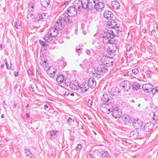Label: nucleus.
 <instances>
[{"label": "nucleus", "instance_id": "obj_7", "mask_svg": "<svg viewBox=\"0 0 158 158\" xmlns=\"http://www.w3.org/2000/svg\"><path fill=\"white\" fill-rule=\"evenodd\" d=\"M116 20L114 19H111L107 22V25L109 26V28H112L113 29H116L118 31H120L119 29H117L119 28L118 26H117Z\"/></svg>", "mask_w": 158, "mask_h": 158}, {"label": "nucleus", "instance_id": "obj_39", "mask_svg": "<svg viewBox=\"0 0 158 158\" xmlns=\"http://www.w3.org/2000/svg\"><path fill=\"white\" fill-rule=\"evenodd\" d=\"M46 18V15L44 13H43L41 14L39 16V20L42 21L44 20V19Z\"/></svg>", "mask_w": 158, "mask_h": 158}, {"label": "nucleus", "instance_id": "obj_52", "mask_svg": "<svg viewBox=\"0 0 158 158\" xmlns=\"http://www.w3.org/2000/svg\"><path fill=\"white\" fill-rule=\"evenodd\" d=\"M17 24H17V23L16 22H15V23L14 24V26L17 29H18V26Z\"/></svg>", "mask_w": 158, "mask_h": 158}, {"label": "nucleus", "instance_id": "obj_27", "mask_svg": "<svg viewBox=\"0 0 158 158\" xmlns=\"http://www.w3.org/2000/svg\"><path fill=\"white\" fill-rule=\"evenodd\" d=\"M64 76L62 74H60L58 76L56 79V81L58 84H61L64 81Z\"/></svg>", "mask_w": 158, "mask_h": 158}, {"label": "nucleus", "instance_id": "obj_18", "mask_svg": "<svg viewBox=\"0 0 158 158\" xmlns=\"http://www.w3.org/2000/svg\"><path fill=\"white\" fill-rule=\"evenodd\" d=\"M121 85L124 88V90L128 91L131 87V84L129 81H124L121 83Z\"/></svg>", "mask_w": 158, "mask_h": 158}, {"label": "nucleus", "instance_id": "obj_60", "mask_svg": "<svg viewBox=\"0 0 158 158\" xmlns=\"http://www.w3.org/2000/svg\"><path fill=\"white\" fill-rule=\"evenodd\" d=\"M5 64L6 65H8V63L7 61V60L6 59H5Z\"/></svg>", "mask_w": 158, "mask_h": 158}, {"label": "nucleus", "instance_id": "obj_56", "mask_svg": "<svg viewBox=\"0 0 158 158\" xmlns=\"http://www.w3.org/2000/svg\"><path fill=\"white\" fill-rule=\"evenodd\" d=\"M17 106V104L16 103H14L13 105V108H15Z\"/></svg>", "mask_w": 158, "mask_h": 158}, {"label": "nucleus", "instance_id": "obj_34", "mask_svg": "<svg viewBox=\"0 0 158 158\" xmlns=\"http://www.w3.org/2000/svg\"><path fill=\"white\" fill-rule=\"evenodd\" d=\"M34 4L31 2H29V3L28 4V9L29 10V11L30 12L32 11L33 10V8H34Z\"/></svg>", "mask_w": 158, "mask_h": 158}, {"label": "nucleus", "instance_id": "obj_28", "mask_svg": "<svg viewBox=\"0 0 158 158\" xmlns=\"http://www.w3.org/2000/svg\"><path fill=\"white\" fill-rule=\"evenodd\" d=\"M42 6L43 7H46L49 5V0H40Z\"/></svg>", "mask_w": 158, "mask_h": 158}, {"label": "nucleus", "instance_id": "obj_32", "mask_svg": "<svg viewBox=\"0 0 158 158\" xmlns=\"http://www.w3.org/2000/svg\"><path fill=\"white\" fill-rule=\"evenodd\" d=\"M88 63V60L85 59L83 61L82 63L80 64L79 65L81 68L86 67Z\"/></svg>", "mask_w": 158, "mask_h": 158}, {"label": "nucleus", "instance_id": "obj_41", "mask_svg": "<svg viewBox=\"0 0 158 158\" xmlns=\"http://www.w3.org/2000/svg\"><path fill=\"white\" fill-rule=\"evenodd\" d=\"M125 47L127 48V51H129L131 50V45L130 44H127L125 45Z\"/></svg>", "mask_w": 158, "mask_h": 158}, {"label": "nucleus", "instance_id": "obj_26", "mask_svg": "<svg viewBox=\"0 0 158 158\" xmlns=\"http://www.w3.org/2000/svg\"><path fill=\"white\" fill-rule=\"evenodd\" d=\"M119 93V91L118 88L116 87L112 88L110 91V94L112 95L117 96Z\"/></svg>", "mask_w": 158, "mask_h": 158}, {"label": "nucleus", "instance_id": "obj_5", "mask_svg": "<svg viewBox=\"0 0 158 158\" xmlns=\"http://www.w3.org/2000/svg\"><path fill=\"white\" fill-rule=\"evenodd\" d=\"M102 100L103 103L105 105V106L107 105H113V100L112 98L109 97L106 94H104L102 98Z\"/></svg>", "mask_w": 158, "mask_h": 158}, {"label": "nucleus", "instance_id": "obj_51", "mask_svg": "<svg viewBox=\"0 0 158 158\" xmlns=\"http://www.w3.org/2000/svg\"><path fill=\"white\" fill-rule=\"evenodd\" d=\"M27 73L30 75H32V72L30 70H29V69H28V70H27Z\"/></svg>", "mask_w": 158, "mask_h": 158}, {"label": "nucleus", "instance_id": "obj_4", "mask_svg": "<svg viewBox=\"0 0 158 158\" xmlns=\"http://www.w3.org/2000/svg\"><path fill=\"white\" fill-rule=\"evenodd\" d=\"M83 8L93 10L94 9L96 2L94 0H83Z\"/></svg>", "mask_w": 158, "mask_h": 158}, {"label": "nucleus", "instance_id": "obj_54", "mask_svg": "<svg viewBox=\"0 0 158 158\" xmlns=\"http://www.w3.org/2000/svg\"><path fill=\"white\" fill-rule=\"evenodd\" d=\"M82 50V49L81 48H77V47L76 49V52H77L78 51H80Z\"/></svg>", "mask_w": 158, "mask_h": 158}, {"label": "nucleus", "instance_id": "obj_24", "mask_svg": "<svg viewBox=\"0 0 158 158\" xmlns=\"http://www.w3.org/2000/svg\"><path fill=\"white\" fill-rule=\"evenodd\" d=\"M120 119H121L120 120L121 121H122L125 124H127L129 122V118L128 115H124L122 117H120Z\"/></svg>", "mask_w": 158, "mask_h": 158}, {"label": "nucleus", "instance_id": "obj_31", "mask_svg": "<svg viewBox=\"0 0 158 158\" xmlns=\"http://www.w3.org/2000/svg\"><path fill=\"white\" fill-rule=\"evenodd\" d=\"M40 64L41 65V66L43 67V68L44 69V70L45 71L47 70L48 69V64L47 63L46 61H44V62H40Z\"/></svg>", "mask_w": 158, "mask_h": 158}, {"label": "nucleus", "instance_id": "obj_9", "mask_svg": "<svg viewBox=\"0 0 158 158\" xmlns=\"http://www.w3.org/2000/svg\"><path fill=\"white\" fill-rule=\"evenodd\" d=\"M73 4V6H74L75 8L78 11H80L82 8H83V0H82L81 1H80L79 0H75Z\"/></svg>", "mask_w": 158, "mask_h": 158}, {"label": "nucleus", "instance_id": "obj_10", "mask_svg": "<svg viewBox=\"0 0 158 158\" xmlns=\"http://www.w3.org/2000/svg\"><path fill=\"white\" fill-rule=\"evenodd\" d=\"M89 89V86L88 84L86 83H83L81 85L79 86V88L78 90L82 94L86 93L87 92L88 90Z\"/></svg>", "mask_w": 158, "mask_h": 158}, {"label": "nucleus", "instance_id": "obj_13", "mask_svg": "<svg viewBox=\"0 0 158 158\" xmlns=\"http://www.w3.org/2000/svg\"><path fill=\"white\" fill-rule=\"evenodd\" d=\"M153 86L150 83L145 84L143 85L142 88L146 92H152V93H153V89H152Z\"/></svg>", "mask_w": 158, "mask_h": 158}, {"label": "nucleus", "instance_id": "obj_29", "mask_svg": "<svg viewBox=\"0 0 158 158\" xmlns=\"http://www.w3.org/2000/svg\"><path fill=\"white\" fill-rule=\"evenodd\" d=\"M132 86L134 90H137L140 88L139 84L136 82H135L132 83Z\"/></svg>", "mask_w": 158, "mask_h": 158}, {"label": "nucleus", "instance_id": "obj_22", "mask_svg": "<svg viewBox=\"0 0 158 158\" xmlns=\"http://www.w3.org/2000/svg\"><path fill=\"white\" fill-rule=\"evenodd\" d=\"M63 22L61 20L58 19L55 25V27L57 28V29L58 30L59 29H61L62 28H63Z\"/></svg>", "mask_w": 158, "mask_h": 158}, {"label": "nucleus", "instance_id": "obj_19", "mask_svg": "<svg viewBox=\"0 0 158 158\" xmlns=\"http://www.w3.org/2000/svg\"><path fill=\"white\" fill-rule=\"evenodd\" d=\"M69 87L73 90H78L79 88V85L77 81H72L70 83Z\"/></svg>", "mask_w": 158, "mask_h": 158}, {"label": "nucleus", "instance_id": "obj_14", "mask_svg": "<svg viewBox=\"0 0 158 158\" xmlns=\"http://www.w3.org/2000/svg\"><path fill=\"white\" fill-rule=\"evenodd\" d=\"M78 10L74 6H71L68 10V14L70 16H75L76 15Z\"/></svg>", "mask_w": 158, "mask_h": 158}, {"label": "nucleus", "instance_id": "obj_43", "mask_svg": "<svg viewBox=\"0 0 158 158\" xmlns=\"http://www.w3.org/2000/svg\"><path fill=\"white\" fill-rule=\"evenodd\" d=\"M146 101L149 100L151 99V97L150 96L147 94L145 95L144 97Z\"/></svg>", "mask_w": 158, "mask_h": 158}, {"label": "nucleus", "instance_id": "obj_23", "mask_svg": "<svg viewBox=\"0 0 158 158\" xmlns=\"http://www.w3.org/2000/svg\"><path fill=\"white\" fill-rule=\"evenodd\" d=\"M111 5L113 9L117 10L120 7V4L117 1H114L111 2Z\"/></svg>", "mask_w": 158, "mask_h": 158}, {"label": "nucleus", "instance_id": "obj_48", "mask_svg": "<svg viewBox=\"0 0 158 158\" xmlns=\"http://www.w3.org/2000/svg\"><path fill=\"white\" fill-rule=\"evenodd\" d=\"M88 106L89 107H91V106H92V101L91 100H89L88 102Z\"/></svg>", "mask_w": 158, "mask_h": 158}, {"label": "nucleus", "instance_id": "obj_12", "mask_svg": "<svg viewBox=\"0 0 158 158\" xmlns=\"http://www.w3.org/2000/svg\"><path fill=\"white\" fill-rule=\"evenodd\" d=\"M133 122V125L136 129L140 128L142 126L143 122L138 119H134Z\"/></svg>", "mask_w": 158, "mask_h": 158}, {"label": "nucleus", "instance_id": "obj_37", "mask_svg": "<svg viewBox=\"0 0 158 158\" xmlns=\"http://www.w3.org/2000/svg\"><path fill=\"white\" fill-rule=\"evenodd\" d=\"M27 18L29 20H31L32 19L34 18L35 16L33 15L31 13H29L27 15Z\"/></svg>", "mask_w": 158, "mask_h": 158}, {"label": "nucleus", "instance_id": "obj_53", "mask_svg": "<svg viewBox=\"0 0 158 158\" xmlns=\"http://www.w3.org/2000/svg\"><path fill=\"white\" fill-rule=\"evenodd\" d=\"M108 52H110L112 53H114L115 52V51L113 50H111L110 48H109V49L108 50Z\"/></svg>", "mask_w": 158, "mask_h": 158}, {"label": "nucleus", "instance_id": "obj_57", "mask_svg": "<svg viewBox=\"0 0 158 158\" xmlns=\"http://www.w3.org/2000/svg\"><path fill=\"white\" fill-rule=\"evenodd\" d=\"M12 64L10 63V69L12 70H13L14 69V67L13 66H12Z\"/></svg>", "mask_w": 158, "mask_h": 158}, {"label": "nucleus", "instance_id": "obj_49", "mask_svg": "<svg viewBox=\"0 0 158 158\" xmlns=\"http://www.w3.org/2000/svg\"><path fill=\"white\" fill-rule=\"evenodd\" d=\"M85 52L89 56H90L91 55V52L89 49H86Z\"/></svg>", "mask_w": 158, "mask_h": 158}, {"label": "nucleus", "instance_id": "obj_11", "mask_svg": "<svg viewBox=\"0 0 158 158\" xmlns=\"http://www.w3.org/2000/svg\"><path fill=\"white\" fill-rule=\"evenodd\" d=\"M58 30L56 27H52L50 29L48 34V35L51 36L52 39L53 37H55L57 36L58 33Z\"/></svg>", "mask_w": 158, "mask_h": 158}, {"label": "nucleus", "instance_id": "obj_2", "mask_svg": "<svg viewBox=\"0 0 158 158\" xmlns=\"http://www.w3.org/2000/svg\"><path fill=\"white\" fill-rule=\"evenodd\" d=\"M107 67H105L104 65L101 64L94 69V71L92 72V73L95 77L99 78L102 76L104 73L107 72Z\"/></svg>", "mask_w": 158, "mask_h": 158}, {"label": "nucleus", "instance_id": "obj_33", "mask_svg": "<svg viewBox=\"0 0 158 158\" xmlns=\"http://www.w3.org/2000/svg\"><path fill=\"white\" fill-rule=\"evenodd\" d=\"M102 158H110L109 154L106 151H102Z\"/></svg>", "mask_w": 158, "mask_h": 158}, {"label": "nucleus", "instance_id": "obj_46", "mask_svg": "<svg viewBox=\"0 0 158 158\" xmlns=\"http://www.w3.org/2000/svg\"><path fill=\"white\" fill-rule=\"evenodd\" d=\"M81 144H78V146L77 147H76V148H75V150L76 151L78 150V149L80 150V149H81Z\"/></svg>", "mask_w": 158, "mask_h": 158}, {"label": "nucleus", "instance_id": "obj_64", "mask_svg": "<svg viewBox=\"0 0 158 158\" xmlns=\"http://www.w3.org/2000/svg\"><path fill=\"white\" fill-rule=\"evenodd\" d=\"M155 90L156 91V92H158V86L156 87L155 89Z\"/></svg>", "mask_w": 158, "mask_h": 158}, {"label": "nucleus", "instance_id": "obj_55", "mask_svg": "<svg viewBox=\"0 0 158 158\" xmlns=\"http://www.w3.org/2000/svg\"><path fill=\"white\" fill-rule=\"evenodd\" d=\"M36 74L37 78H38V77L39 76V73L38 71V70L37 69H36Z\"/></svg>", "mask_w": 158, "mask_h": 158}, {"label": "nucleus", "instance_id": "obj_30", "mask_svg": "<svg viewBox=\"0 0 158 158\" xmlns=\"http://www.w3.org/2000/svg\"><path fill=\"white\" fill-rule=\"evenodd\" d=\"M138 133L136 131H133L130 133V137L136 138L138 136Z\"/></svg>", "mask_w": 158, "mask_h": 158}, {"label": "nucleus", "instance_id": "obj_20", "mask_svg": "<svg viewBox=\"0 0 158 158\" xmlns=\"http://www.w3.org/2000/svg\"><path fill=\"white\" fill-rule=\"evenodd\" d=\"M113 14L110 11H106L104 13V17L107 19L110 20L113 17Z\"/></svg>", "mask_w": 158, "mask_h": 158}, {"label": "nucleus", "instance_id": "obj_63", "mask_svg": "<svg viewBox=\"0 0 158 158\" xmlns=\"http://www.w3.org/2000/svg\"><path fill=\"white\" fill-rule=\"evenodd\" d=\"M15 76L16 77H17V76H18V72H15Z\"/></svg>", "mask_w": 158, "mask_h": 158}, {"label": "nucleus", "instance_id": "obj_3", "mask_svg": "<svg viewBox=\"0 0 158 158\" xmlns=\"http://www.w3.org/2000/svg\"><path fill=\"white\" fill-rule=\"evenodd\" d=\"M111 33L108 32H103L101 35V36L103 38V42L105 44L111 43V39L114 37V33L113 30L110 31Z\"/></svg>", "mask_w": 158, "mask_h": 158}, {"label": "nucleus", "instance_id": "obj_42", "mask_svg": "<svg viewBox=\"0 0 158 158\" xmlns=\"http://www.w3.org/2000/svg\"><path fill=\"white\" fill-rule=\"evenodd\" d=\"M139 70L137 69H135L132 71V72L133 74L135 75L139 72Z\"/></svg>", "mask_w": 158, "mask_h": 158}, {"label": "nucleus", "instance_id": "obj_44", "mask_svg": "<svg viewBox=\"0 0 158 158\" xmlns=\"http://www.w3.org/2000/svg\"><path fill=\"white\" fill-rule=\"evenodd\" d=\"M25 154H27V156H28L31 154V153L29 152V151L27 149H25Z\"/></svg>", "mask_w": 158, "mask_h": 158}, {"label": "nucleus", "instance_id": "obj_36", "mask_svg": "<svg viewBox=\"0 0 158 158\" xmlns=\"http://www.w3.org/2000/svg\"><path fill=\"white\" fill-rule=\"evenodd\" d=\"M61 95L64 96H68L69 94V92L68 90H64L61 92Z\"/></svg>", "mask_w": 158, "mask_h": 158}, {"label": "nucleus", "instance_id": "obj_8", "mask_svg": "<svg viewBox=\"0 0 158 158\" xmlns=\"http://www.w3.org/2000/svg\"><path fill=\"white\" fill-rule=\"evenodd\" d=\"M102 61L104 65H106L107 67L111 66L113 65V62L111 59L108 56H103L102 59Z\"/></svg>", "mask_w": 158, "mask_h": 158}, {"label": "nucleus", "instance_id": "obj_1", "mask_svg": "<svg viewBox=\"0 0 158 158\" xmlns=\"http://www.w3.org/2000/svg\"><path fill=\"white\" fill-rule=\"evenodd\" d=\"M101 110L102 112L105 113L109 114L112 112V115L115 118H120L122 116V113L121 110L119 109L116 110L115 109H114L113 105H107L102 107Z\"/></svg>", "mask_w": 158, "mask_h": 158}, {"label": "nucleus", "instance_id": "obj_17", "mask_svg": "<svg viewBox=\"0 0 158 158\" xmlns=\"http://www.w3.org/2000/svg\"><path fill=\"white\" fill-rule=\"evenodd\" d=\"M154 126V124L151 122L146 123L144 126V130L146 132L151 131Z\"/></svg>", "mask_w": 158, "mask_h": 158}, {"label": "nucleus", "instance_id": "obj_21", "mask_svg": "<svg viewBox=\"0 0 158 158\" xmlns=\"http://www.w3.org/2000/svg\"><path fill=\"white\" fill-rule=\"evenodd\" d=\"M88 85L89 87L93 88L96 86V83L94 78H89L88 81Z\"/></svg>", "mask_w": 158, "mask_h": 158}, {"label": "nucleus", "instance_id": "obj_15", "mask_svg": "<svg viewBox=\"0 0 158 158\" xmlns=\"http://www.w3.org/2000/svg\"><path fill=\"white\" fill-rule=\"evenodd\" d=\"M46 71L47 74L50 77H54L57 71L56 69L53 67H48Z\"/></svg>", "mask_w": 158, "mask_h": 158}, {"label": "nucleus", "instance_id": "obj_16", "mask_svg": "<svg viewBox=\"0 0 158 158\" xmlns=\"http://www.w3.org/2000/svg\"><path fill=\"white\" fill-rule=\"evenodd\" d=\"M105 7L104 4L102 2H100L97 4L96 3L94 9L98 11H102Z\"/></svg>", "mask_w": 158, "mask_h": 158}, {"label": "nucleus", "instance_id": "obj_6", "mask_svg": "<svg viewBox=\"0 0 158 158\" xmlns=\"http://www.w3.org/2000/svg\"><path fill=\"white\" fill-rule=\"evenodd\" d=\"M70 17L68 13H65L61 15L59 19L61 20L63 23H71L72 22V20L70 19Z\"/></svg>", "mask_w": 158, "mask_h": 158}, {"label": "nucleus", "instance_id": "obj_25", "mask_svg": "<svg viewBox=\"0 0 158 158\" xmlns=\"http://www.w3.org/2000/svg\"><path fill=\"white\" fill-rule=\"evenodd\" d=\"M49 133L51 135V139L56 138L58 134V132L57 131L52 130L50 131Z\"/></svg>", "mask_w": 158, "mask_h": 158}, {"label": "nucleus", "instance_id": "obj_61", "mask_svg": "<svg viewBox=\"0 0 158 158\" xmlns=\"http://www.w3.org/2000/svg\"><path fill=\"white\" fill-rule=\"evenodd\" d=\"M48 106L47 105H45L44 106V108L45 109H47L48 108Z\"/></svg>", "mask_w": 158, "mask_h": 158}, {"label": "nucleus", "instance_id": "obj_62", "mask_svg": "<svg viewBox=\"0 0 158 158\" xmlns=\"http://www.w3.org/2000/svg\"><path fill=\"white\" fill-rule=\"evenodd\" d=\"M30 155L31 156H30V158H34V156L33 154H31Z\"/></svg>", "mask_w": 158, "mask_h": 158}, {"label": "nucleus", "instance_id": "obj_58", "mask_svg": "<svg viewBox=\"0 0 158 158\" xmlns=\"http://www.w3.org/2000/svg\"><path fill=\"white\" fill-rule=\"evenodd\" d=\"M150 72H147V73L146 74L147 75L148 77L150 75Z\"/></svg>", "mask_w": 158, "mask_h": 158}, {"label": "nucleus", "instance_id": "obj_38", "mask_svg": "<svg viewBox=\"0 0 158 158\" xmlns=\"http://www.w3.org/2000/svg\"><path fill=\"white\" fill-rule=\"evenodd\" d=\"M153 119L156 121L158 120V110L155 112L153 114Z\"/></svg>", "mask_w": 158, "mask_h": 158}, {"label": "nucleus", "instance_id": "obj_35", "mask_svg": "<svg viewBox=\"0 0 158 158\" xmlns=\"http://www.w3.org/2000/svg\"><path fill=\"white\" fill-rule=\"evenodd\" d=\"M44 38V40L46 42L51 41L52 40L51 38H52L51 36H49L48 35V34L47 35L45 36Z\"/></svg>", "mask_w": 158, "mask_h": 158}, {"label": "nucleus", "instance_id": "obj_59", "mask_svg": "<svg viewBox=\"0 0 158 158\" xmlns=\"http://www.w3.org/2000/svg\"><path fill=\"white\" fill-rule=\"evenodd\" d=\"M146 31V30L145 29H143L142 30V32L144 33H145Z\"/></svg>", "mask_w": 158, "mask_h": 158}, {"label": "nucleus", "instance_id": "obj_50", "mask_svg": "<svg viewBox=\"0 0 158 158\" xmlns=\"http://www.w3.org/2000/svg\"><path fill=\"white\" fill-rule=\"evenodd\" d=\"M40 43L41 45L42 46H44L45 45V44L44 42L43 41H42L41 40H40Z\"/></svg>", "mask_w": 158, "mask_h": 158}, {"label": "nucleus", "instance_id": "obj_40", "mask_svg": "<svg viewBox=\"0 0 158 158\" xmlns=\"http://www.w3.org/2000/svg\"><path fill=\"white\" fill-rule=\"evenodd\" d=\"M64 60V58H63L61 60H60V62L62 66L63 67H65L67 64V63Z\"/></svg>", "mask_w": 158, "mask_h": 158}, {"label": "nucleus", "instance_id": "obj_47", "mask_svg": "<svg viewBox=\"0 0 158 158\" xmlns=\"http://www.w3.org/2000/svg\"><path fill=\"white\" fill-rule=\"evenodd\" d=\"M67 121L68 122V123L70 124H71V123H72L73 119L69 117L67 120Z\"/></svg>", "mask_w": 158, "mask_h": 158}, {"label": "nucleus", "instance_id": "obj_45", "mask_svg": "<svg viewBox=\"0 0 158 158\" xmlns=\"http://www.w3.org/2000/svg\"><path fill=\"white\" fill-rule=\"evenodd\" d=\"M131 70L129 72H128L127 73H123V75L124 76H130V75L131 74Z\"/></svg>", "mask_w": 158, "mask_h": 158}]
</instances>
